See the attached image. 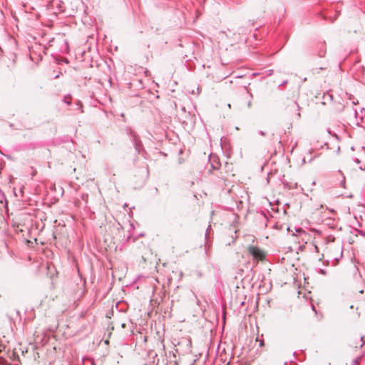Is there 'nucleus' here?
<instances>
[{"label":"nucleus","mask_w":365,"mask_h":365,"mask_svg":"<svg viewBox=\"0 0 365 365\" xmlns=\"http://www.w3.org/2000/svg\"><path fill=\"white\" fill-rule=\"evenodd\" d=\"M259 345H260V346H263V345H264V341H263V340H260V341H259Z\"/></svg>","instance_id":"3"},{"label":"nucleus","mask_w":365,"mask_h":365,"mask_svg":"<svg viewBox=\"0 0 365 365\" xmlns=\"http://www.w3.org/2000/svg\"><path fill=\"white\" fill-rule=\"evenodd\" d=\"M247 251L249 254L252 256L254 259L262 261L265 258V252L257 247L249 246L247 247Z\"/></svg>","instance_id":"1"},{"label":"nucleus","mask_w":365,"mask_h":365,"mask_svg":"<svg viewBox=\"0 0 365 365\" xmlns=\"http://www.w3.org/2000/svg\"><path fill=\"white\" fill-rule=\"evenodd\" d=\"M224 36H225V33L222 32V33H220L219 34V36H218V38L221 41H223L224 39Z\"/></svg>","instance_id":"2"},{"label":"nucleus","mask_w":365,"mask_h":365,"mask_svg":"<svg viewBox=\"0 0 365 365\" xmlns=\"http://www.w3.org/2000/svg\"><path fill=\"white\" fill-rule=\"evenodd\" d=\"M294 106H296V107H297V103H294Z\"/></svg>","instance_id":"4"}]
</instances>
